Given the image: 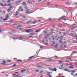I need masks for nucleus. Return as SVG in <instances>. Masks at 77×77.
Here are the masks:
<instances>
[{
	"mask_svg": "<svg viewBox=\"0 0 77 77\" xmlns=\"http://www.w3.org/2000/svg\"><path fill=\"white\" fill-rule=\"evenodd\" d=\"M48 69H49V70H51L52 71H56L57 70V69L56 68H54V69L49 68Z\"/></svg>",
	"mask_w": 77,
	"mask_h": 77,
	"instance_id": "1",
	"label": "nucleus"
},
{
	"mask_svg": "<svg viewBox=\"0 0 77 77\" xmlns=\"http://www.w3.org/2000/svg\"><path fill=\"white\" fill-rule=\"evenodd\" d=\"M32 31H33V30L31 29H29L26 30V32H27L28 33H30V32H31Z\"/></svg>",
	"mask_w": 77,
	"mask_h": 77,
	"instance_id": "2",
	"label": "nucleus"
},
{
	"mask_svg": "<svg viewBox=\"0 0 77 77\" xmlns=\"http://www.w3.org/2000/svg\"><path fill=\"white\" fill-rule=\"evenodd\" d=\"M36 65L37 66L38 68H42V67H43V66L40 65L38 64H37Z\"/></svg>",
	"mask_w": 77,
	"mask_h": 77,
	"instance_id": "3",
	"label": "nucleus"
},
{
	"mask_svg": "<svg viewBox=\"0 0 77 77\" xmlns=\"http://www.w3.org/2000/svg\"><path fill=\"white\" fill-rule=\"evenodd\" d=\"M26 71V70L25 69H24L22 70H21V72H23H23H25Z\"/></svg>",
	"mask_w": 77,
	"mask_h": 77,
	"instance_id": "4",
	"label": "nucleus"
},
{
	"mask_svg": "<svg viewBox=\"0 0 77 77\" xmlns=\"http://www.w3.org/2000/svg\"><path fill=\"white\" fill-rule=\"evenodd\" d=\"M18 39L19 40H22L23 39V38L22 37H20L19 38H18Z\"/></svg>",
	"mask_w": 77,
	"mask_h": 77,
	"instance_id": "5",
	"label": "nucleus"
},
{
	"mask_svg": "<svg viewBox=\"0 0 77 77\" xmlns=\"http://www.w3.org/2000/svg\"><path fill=\"white\" fill-rule=\"evenodd\" d=\"M17 62H22V60H16Z\"/></svg>",
	"mask_w": 77,
	"mask_h": 77,
	"instance_id": "6",
	"label": "nucleus"
},
{
	"mask_svg": "<svg viewBox=\"0 0 77 77\" xmlns=\"http://www.w3.org/2000/svg\"><path fill=\"white\" fill-rule=\"evenodd\" d=\"M5 18L7 19H8V18H9V14H7V16L5 17Z\"/></svg>",
	"mask_w": 77,
	"mask_h": 77,
	"instance_id": "7",
	"label": "nucleus"
},
{
	"mask_svg": "<svg viewBox=\"0 0 77 77\" xmlns=\"http://www.w3.org/2000/svg\"><path fill=\"white\" fill-rule=\"evenodd\" d=\"M18 12L17 11H16V14L14 15L15 16H17V15H18Z\"/></svg>",
	"mask_w": 77,
	"mask_h": 77,
	"instance_id": "8",
	"label": "nucleus"
},
{
	"mask_svg": "<svg viewBox=\"0 0 77 77\" xmlns=\"http://www.w3.org/2000/svg\"><path fill=\"white\" fill-rule=\"evenodd\" d=\"M71 72H72V73H74L76 72V71L75 70H72L71 71Z\"/></svg>",
	"mask_w": 77,
	"mask_h": 77,
	"instance_id": "9",
	"label": "nucleus"
},
{
	"mask_svg": "<svg viewBox=\"0 0 77 77\" xmlns=\"http://www.w3.org/2000/svg\"><path fill=\"white\" fill-rule=\"evenodd\" d=\"M65 17V16H62L60 18L59 20H60V19H62L63 18Z\"/></svg>",
	"mask_w": 77,
	"mask_h": 77,
	"instance_id": "10",
	"label": "nucleus"
},
{
	"mask_svg": "<svg viewBox=\"0 0 77 77\" xmlns=\"http://www.w3.org/2000/svg\"><path fill=\"white\" fill-rule=\"evenodd\" d=\"M63 35L61 36L60 38V40H62V38H63Z\"/></svg>",
	"mask_w": 77,
	"mask_h": 77,
	"instance_id": "11",
	"label": "nucleus"
},
{
	"mask_svg": "<svg viewBox=\"0 0 77 77\" xmlns=\"http://www.w3.org/2000/svg\"><path fill=\"white\" fill-rule=\"evenodd\" d=\"M22 18H23V19H26L27 17L24 16H23L22 17Z\"/></svg>",
	"mask_w": 77,
	"mask_h": 77,
	"instance_id": "12",
	"label": "nucleus"
},
{
	"mask_svg": "<svg viewBox=\"0 0 77 77\" xmlns=\"http://www.w3.org/2000/svg\"><path fill=\"white\" fill-rule=\"evenodd\" d=\"M44 72V71L42 70L40 72H39V74H41V73H42V72Z\"/></svg>",
	"mask_w": 77,
	"mask_h": 77,
	"instance_id": "13",
	"label": "nucleus"
},
{
	"mask_svg": "<svg viewBox=\"0 0 77 77\" xmlns=\"http://www.w3.org/2000/svg\"><path fill=\"white\" fill-rule=\"evenodd\" d=\"M11 10L9 8V9H8L7 11H8V12H10L11 11Z\"/></svg>",
	"mask_w": 77,
	"mask_h": 77,
	"instance_id": "14",
	"label": "nucleus"
},
{
	"mask_svg": "<svg viewBox=\"0 0 77 77\" xmlns=\"http://www.w3.org/2000/svg\"><path fill=\"white\" fill-rule=\"evenodd\" d=\"M3 21H7V20H8V19L6 18L4 19H3Z\"/></svg>",
	"mask_w": 77,
	"mask_h": 77,
	"instance_id": "15",
	"label": "nucleus"
},
{
	"mask_svg": "<svg viewBox=\"0 0 77 77\" xmlns=\"http://www.w3.org/2000/svg\"><path fill=\"white\" fill-rule=\"evenodd\" d=\"M34 56H32V57H29V59H32V58H33V57Z\"/></svg>",
	"mask_w": 77,
	"mask_h": 77,
	"instance_id": "16",
	"label": "nucleus"
},
{
	"mask_svg": "<svg viewBox=\"0 0 77 77\" xmlns=\"http://www.w3.org/2000/svg\"><path fill=\"white\" fill-rule=\"evenodd\" d=\"M32 23V21H30L29 22H27V24H28V23Z\"/></svg>",
	"mask_w": 77,
	"mask_h": 77,
	"instance_id": "17",
	"label": "nucleus"
},
{
	"mask_svg": "<svg viewBox=\"0 0 77 77\" xmlns=\"http://www.w3.org/2000/svg\"><path fill=\"white\" fill-rule=\"evenodd\" d=\"M65 62H69V61L68 60H66Z\"/></svg>",
	"mask_w": 77,
	"mask_h": 77,
	"instance_id": "18",
	"label": "nucleus"
},
{
	"mask_svg": "<svg viewBox=\"0 0 77 77\" xmlns=\"http://www.w3.org/2000/svg\"><path fill=\"white\" fill-rule=\"evenodd\" d=\"M10 9H13V7H12V6H10Z\"/></svg>",
	"mask_w": 77,
	"mask_h": 77,
	"instance_id": "19",
	"label": "nucleus"
},
{
	"mask_svg": "<svg viewBox=\"0 0 77 77\" xmlns=\"http://www.w3.org/2000/svg\"><path fill=\"white\" fill-rule=\"evenodd\" d=\"M69 68H73L74 67L73 66H69Z\"/></svg>",
	"mask_w": 77,
	"mask_h": 77,
	"instance_id": "20",
	"label": "nucleus"
},
{
	"mask_svg": "<svg viewBox=\"0 0 77 77\" xmlns=\"http://www.w3.org/2000/svg\"><path fill=\"white\" fill-rule=\"evenodd\" d=\"M13 26H17V24L16 23H14L13 24Z\"/></svg>",
	"mask_w": 77,
	"mask_h": 77,
	"instance_id": "21",
	"label": "nucleus"
},
{
	"mask_svg": "<svg viewBox=\"0 0 77 77\" xmlns=\"http://www.w3.org/2000/svg\"><path fill=\"white\" fill-rule=\"evenodd\" d=\"M18 26H17L18 27H21V25H18Z\"/></svg>",
	"mask_w": 77,
	"mask_h": 77,
	"instance_id": "22",
	"label": "nucleus"
},
{
	"mask_svg": "<svg viewBox=\"0 0 77 77\" xmlns=\"http://www.w3.org/2000/svg\"><path fill=\"white\" fill-rule=\"evenodd\" d=\"M16 64H14L12 66H13V67H15V66H16Z\"/></svg>",
	"mask_w": 77,
	"mask_h": 77,
	"instance_id": "23",
	"label": "nucleus"
},
{
	"mask_svg": "<svg viewBox=\"0 0 77 77\" xmlns=\"http://www.w3.org/2000/svg\"><path fill=\"white\" fill-rule=\"evenodd\" d=\"M64 71H68V69H64Z\"/></svg>",
	"mask_w": 77,
	"mask_h": 77,
	"instance_id": "24",
	"label": "nucleus"
},
{
	"mask_svg": "<svg viewBox=\"0 0 77 77\" xmlns=\"http://www.w3.org/2000/svg\"><path fill=\"white\" fill-rule=\"evenodd\" d=\"M45 35H46V36H50L49 34H45Z\"/></svg>",
	"mask_w": 77,
	"mask_h": 77,
	"instance_id": "25",
	"label": "nucleus"
},
{
	"mask_svg": "<svg viewBox=\"0 0 77 77\" xmlns=\"http://www.w3.org/2000/svg\"><path fill=\"white\" fill-rule=\"evenodd\" d=\"M23 5H26V3L25 2H23L22 3Z\"/></svg>",
	"mask_w": 77,
	"mask_h": 77,
	"instance_id": "26",
	"label": "nucleus"
},
{
	"mask_svg": "<svg viewBox=\"0 0 77 77\" xmlns=\"http://www.w3.org/2000/svg\"><path fill=\"white\" fill-rule=\"evenodd\" d=\"M35 32H36L37 33H38L39 32V30H36V31H35Z\"/></svg>",
	"mask_w": 77,
	"mask_h": 77,
	"instance_id": "27",
	"label": "nucleus"
},
{
	"mask_svg": "<svg viewBox=\"0 0 77 77\" xmlns=\"http://www.w3.org/2000/svg\"><path fill=\"white\" fill-rule=\"evenodd\" d=\"M24 8L26 9H27V7H24Z\"/></svg>",
	"mask_w": 77,
	"mask_h": 77,
	"instance_id": "28",
	"label": "nucleus"
},
{
	"mask_svg": "<svg viewBox=\"0 0 77 77\" xmlns=\"http://www.w3.org/2000/svg\"><path fill=\"white\" fill-rule=\"evenodd\" d=\"M30 34L31 35H34V34L33 33H30Z\"/></svg>",
	"mask_w": 77,
	"mask_h": 77,
	"instance_id": "29",
	"label": "nucleus"
},
{
	"mask_svg": "<svg viewBox=\"0 0 77 77\" xmlns=\"http://www.w3.org/2000/svg\"><path fill=\"white\" fill-rule=\"evenodd\" d=\"M10 1H11V0H8L7 2V3H9V2H10Z\"/></svg>",
	"mask_w": 77,
	"mask_h": 77,
	"instance_id": "30",
	"label": "nucleus"
},
{
	"mask_svg": "<svg viewBox=\"0 0 77 77\" xmlns=\"http://www.w3.org/2000/svg\"><path fill=\"white\" fill-rule=\"evenodd\" d=\"M7 62H11V60H8L7 61Z\"/></svg>",
	"mask_w": 77,
	"mask_h": 77,
	"instance_id": "31",
	"label": "nucleus"
},
{
	"mask_svg": "<svg viewBox=\"0 0 77 77\" xmlns=\"http://www.w3.org/2000/svg\"><path fill=\"white\" fill-rule=\"evenodd\" d=\"M66 59H71V58H67Z\"/></svg>",
	"mask_w": 77,
	"mask_h": 77,
	"instance_id": "32",
	"label": "nucleus"
},
{
	"mask_svg": "<svg viewBox=\"0 0 77 77\" xmlns=\"http://www.w3.org/2000/svg\"><path fill=\"white\" fill-rule=\"evenodd\" d=\"M0 4L2 6H4V5H3L2 3H0Z\"/></svg>",
	"mask_w": 77,
	"mask_h": 77,
	"instance_id": "33",
	"label": "nucleus"
},
{
	"mask_svg": "<svg viewBox=\"0 0 77 77\" xmlns=\"http://www.w3.org/2000/svg\"><path fill=\"white\" fill-rule=\"evenodd\" d=\"M13 39H18L17 38H13Z\"/></svg>",
	"mask_w": 77,
	"mask_h": 77,
	"instance_id": "34",
	"label": "nucleus"
},
{
	"mask_svg": "<svg viewBox=\"0 0 77 77\" xmlns=\"http://www.w3.org/2000/svg\"><path fill=\"white\" fill-rule=\"evenodd\" d=\"M71 75H73V76H75L74 75V74L72 73H71Z\"/></svg>",
	"mask_w": 77,
	"mask_h": 77,
	"instance_id": "35",
	"label": "nucleus"
},
{
	"mask_svg": "<svg viewBox=\"0 0 77 77\" xmlns=\"http://www.w3.org/2000/svg\"><path fill=\"white\" fill-rule=\"evenodd\" d=\"M3 62H4V63H6V61H5V60L3 61Z\"/></svg>",
	"mask_w": 77,
	"mask_h": 77,
	"instance_id": "36",
	"label": "nucleus"
},
{
	"mask_svg": "<svg viewBox=\"0 0 77 77\" xmlns=\"http://www.w3.org/2000/svg\"><path fill=\"white\" fill-rule=\"evenodd\" d=\"M27 3H30V0H28Z\"/></svg>",
	"mask_w": 77,
	"mask_h": 77,
	"instance_id": "37",
	"label": "nucleus"
},
{
	"mask_svg": "<svg viewBox=\"0 0 77 77\" xmlns=\"http://www.w3.org/2000/svg\"><path fill=\"white\" fill-rule=\"evenodd\" d=\"M54 57H56V58H58L57 56H54Z\"/></svg>",
	"mask_w": 77,
	"mask_h": 77,
	"instance_id": "38",
	"label": "nucleus"
},
{
	"mask_svg": "<svg viewBox=\"0 0 77 77\" xmlns=\"http://www.w3.org/2000/svg\"><path fill=\"white\" fill-rule=\"evenodd\" d=\"M27 11V12L26 13V14H28V13H29V12H30V11Z\"/></svg>",
	"mask_w": 77,
	"mask_h": 77,
	"instance_id": "39",
	"label": "nucleus"
},
{
	"mask_svg": "<svg viewBox=\"0 0 77 77\" xmlns=\"http://www.w3.org/2000/svg\"><path fill=\"white\" fill-rule=\"evenodd\" d=\"M2 65H5V63H2Z\"/></svg>",
	"mask_w": 77,
	"mask_h": 77,
	"instance_id": "40",
	"label": "nucleus"
},
{
	"mask_svg": "<svg viewBox=\"0 0 77 77\" xmlns=\"http://www.w3.org/2000/svg\"><path fill=\"white\" fill-rule=\"evenodd\" d=\"M35 71L36 72H39V70H35Z\"/></svg>",
	"mask_w": 77,
	"mask_h": 77,
	"instance_id": "41",
	"label": "nucleus"
},
{
	"mask_svg": "<svg viewBox=\"0 0 77 77\" xmlns=\"http://www.w3.org/2000/svg\"><path fill=\"white\" fill-rule=\"evenodd\" d=\"M47 5H50V3H47Z\"/></svg>",
	"mask_w": 77,
	"mask_h": 77,
	"instance_id": "42",
	"label": "nucleus"
},
{
	"mask_svg": "<svg viewBox=\"0 0 77 77\" xmlns=\"http://www.w3.org/2000/svg\"><path fill=\"white\" fill-rule=\"evenodd\" d=\"M11 4H9L8 5V6H11Z\"/></svg>",
	"mask_w": 77,
	"mask_h": 77,
	"instance_id": "43",
	"label": "nucleus"
},
{
	"mask_svg": "<svg viewBox=\"0 0 77 77\" xmlns=\"http://www.w3.org/2000/svg\"><path fill=\"white\" fill-rule=\"evenodd\" d=\"M48 20H49V21H50L51 20V18H49V19H48Z\"/></svg>",
	"mask_w": 77,
	"mask_h": 77,
	"instance_id": "44",
	"label": "nucleus"
},
{
	"mask_svg": "<svg viewBox=\"0 0 77 77\" xmlns=\"http://www.w3.org/2000/svg\"><path fill=\"white\" fill-rule=\"evenodd\" d=\"M66 66H68L69 65V64L67 63H66Z\"/></svg>",
	"mask_w": 77,
	"mask_h": 77,
	"instance_id": "45",
	"label": "nucleus"
},
{
	"mask_svg": "<svg viewBox=\"0 0 77 77\" xmlns=\"http://www.w3.org/2000/svg\"><path fill=\"white\" fill-rule=\"evenodd\" d=\"M45 45H48V43H45Z\"/></svg>",
	"mask_w": 77,
	"mask_h": 77,
	"instance_id": "46",
	"label": "nucleus"
},
{
	"mask_svg": "<svg viewBox=\"0 0 77 77\" xmlns=\"http://www.w3.org/2000/svg\"><path fill=\"white\" fill-rule=\"evenodd\" d=\"M16 75V74H13L12 75L13 76H14V75Z\"/></svg>",
	"mask_w": 77,
	"mask_h": 77,
	"instance_id": "47",
	"label": "nucleus"
},
{
	"mask_svg": "<svg viewBox=\"0 0 77 77\" xmlns=\"http://www.w3.org/2000/svg\"><path fill=\"white\" fill-rule=\"evenodd\" d=\"M41 20H39L38 22H41Z\"/></svg>",
	"mask_w": 77,
	"mask_h": 77,
	"instance_id": "48",
	"label": "nucleus"
},
{
	"mask_svg": "<svg viewBox=\"0 0 77 77\" xmlns=\"http://www.w3.org/2000/svg\"><path fill=\"white\" fill-rule=\"evenodd\" d=\"M5 6H7V4H5Z\"/></svg>",
	"mask_w": 77,
	"mask_h": 77,
	"instance_id": "49",
	"label": "nucleus"
},
{
	"mask_svg": "<svg viewBox=\"0 0 77 77\" xmlns=\"http://www.w3.org/2000/svg\"><path fill=\"white\" fill-rule=\"evenodd\" d=\"M49 36H50V35H51V33H50L49 34Z\"/></svg>",
	"mask_w": 77,
	"mask_h": 77,
	"instance_id": "50",
	"label": "nucleus"
},
{
	"mask_svg": "<svg viewBox=\"0 0 77 77\" xmlns=\"http://www.w3.org/2000/svg\"><path fill=\"white\" fill-rule=\"evenodd\" d=\"M60 43H62V41H61V40H60Z\"/></svg>",
	"mask_w": 77,
	"mask_h": 77,
	"instance_id": "51",
	"label": "nucleus"
},
{
	"mask_svg": "<svg viewBox=\"0 0 77 77\" xmlns=\"http://www.w3.org/2000/svg\"><path fill=\"white\" fill-rule=\"evenodd\" d=\"M68 72H71V71H67Z\"/></svg>",
	"mask_w": 77,
	"mask_h": 77,
	"instance_id": "52",
	"label": "nucleus"
},
{
	"mask_svg": "<svg viewBox=\"0 0 77 77\" xmlns=\"http://www.w3.org/2000/svg\"><path fill=\"white\" fill-rule=\"evenodd\" d=\"M59 62L60 63L61 62H62V63H63V62H62L61 61H59Z\"/></svg>",
	"mask_w": 77,
	"mask_h": 77,
	"instance_id": "53",
	"label": "nucleus"
},
{
	"mask_svg": "<svg viewBox=\"0 0 77 77\" xmlns=\"http://www.w3.org/2000/svg\"><path fill=\"white\" fill-rule=\"evenodd\" d=\"M77 53V52H75H75H73V53H74H74Z\"/></svg>",
	"mask_w": 77,
	"mask_h": 77,
	"instance_id": "54",
	"label": "nucleus"
},
{
	"mask_svg": "<svg viewBox=\"0 0 77 77\" xmlns=\"http://www.w3.org/2000/svg\"><path fill=\"white\" fill-rule=\"evenodd\" d=\"M70 29L71 30H73V28H70Z\"/></svg>",
	"mask_w": 77,
	"mask_h": 77,
	"instance_id": "55",
	"label": "nucleus"
},
{
	"mask_svg": "<svg viewBox=\"0 0 77 77\" xmlns=\"http://www.w3.org/2000/svg\"><path fill=\"white\" fill-rule=\"evenodd\" d=\"M63 64H62L61 66V67H63Z\"/></svg>",
	"mask_w": 77,
	"mask_h": 77,
	"instance_id": "56",
	"label": "nucleus"
},
{
	"mask_svg": "<svg viewBox=\"0 0 77 77\" xmlns=\"http://www.w3.org/2000/svg\"><path fill=\"white\" fill-rule=\"evenodd\" d=\"M57 45H55V48H56V47H57Z\"/></svg>",
	"mask_w": 77,
	"mask_h": 77,
	"instance_id": "57",
	"label": "nucleus"
},
{
	"mask_svg": "<svg viewBox=\"0 0 77 77\" xmlns=\"http://www.w3.org/2000/svg\"><path fill=\"white\" fill-rule=\"evenodd\" d=\"M3 13H4V14H5V13H6V12L5 11H3Z\"/></svg>",
	"mask_w": 77,
	"mask_h": 77,
	"instance_id": "58",
	"label": "nucleus"
},
{
	"mask_svg": "<svg viewBox=\"0 0 77 77\" xmlns=\"http://www.w3.org/2000/svg\"><path fill=\"white\" fill-rule=\"evenodd\" d=\"M41 77H43V75H42L40 76Z\"/></svg>",
	"mask_w": 77,
	"mask_h": 77,
	"instance_id": "59",
	"label": "nucleus"
},
{
	"mask_svg": "<svg viewBox=\"0 0 77 77\" xmlns=\"http://www.w3.org/2000/svg\"><path fill=\"white\" fill-rule=\"evenodd\" d=\"M49 60V61L52 60H51V59H49V60Z\"/></svg>",
	"mask_w": 77,
	"mask_h": 77,
	"instance_id": "60",
	"label": "nucleus"
},
{
	"mask_svg": "<svg viewBox=\"0 0 77 77\" xmlns=\"http://www.w3.org/2000/svg\"><path fill=\"white\" fill-rule=\"evenodd\" d=\"M61 77H65V76H61Z\"/></svg>",
	"mask_w": 77,
	"mask_h": 77,
	"instance_id": "61",
	"label": "nucleus"
},
{
	"mask_svg": "<svg viewBox=\"0 0 77 77\" xmlns=\"http://www.w3.org/2000/svg\"><path fill=\"white\" fill-rule=\"evenodd\" d=\"M20 11H23V9H21V10H20Z\"/></svg>",
	"mask_w": 77,
	"mask_h": 77,
	"instance_id": "62",
	"label": "nucleus"
},
{
	"mask_svg": "<svg viewBox=\"0 0 77 77\" xmlns=\"http://www.w3.org/2000/svg\"><path fill=\"white\" fill-rule=\"evenodd\" d=\"M49 77H52V76H51V75H50L49 76Z\"/></svg>",
	"mask_w": 77,
	"mask_h": 77,
	"instance_id": "63",
	"label": "nucleus"
},
{
	"mask_svg": "<svg viewBox=\"0 0 77 77\" xmlns=\"http://www.w3.org/2000/svg\"><path fill=\"white\" fill-rule=\"evenodd\" d=\"M75 36H76V39H77V35H75Z\"/></svg>",
	"mask_w": 77,
	"mask_h": 77,
	"instance_id": "64",
	"label": "nucleus"
}]
</instances>
